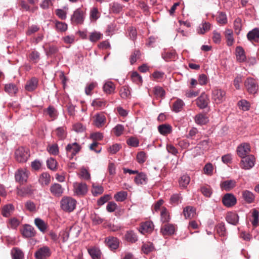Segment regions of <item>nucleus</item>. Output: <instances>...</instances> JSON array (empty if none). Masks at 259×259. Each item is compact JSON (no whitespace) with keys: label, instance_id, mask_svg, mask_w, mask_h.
Listing matches in <instances>:
<instances>
[{"label":"nucleus","instance_id":"1","mask_svg":"<svg viewBox=\"0 0 259 259\" xmlns=\"http://www.w3.org/2000/svg\"><path fill=\"white\" fill-rule=\"evenodd\" d=\"M76 200L70 196H64L60 201L61 208L65 212H71L76 208Z\"/></svg>","mask_w":259,"mask_h":259},{"label":"nucleus","instance_id":"2","mask_svg":"<svg viewBox=\"0 0 259 259\" xmlns=\"http://www.w3.org/2000/svg\"><path fill=\"white\" fill-rule=\"evenodd\" d=\"M73 195L82 197L85 195L88 192V187L85 183L75 182L73 184Z\"/></svg>","mask_w":259,"mask_h":259},{"label":"nucleus","instance_id":"3","mask_svg":"<svg viewBox=\"0 0 259 259\" xmlns=\"http://www.w3.org/2000/svg\"><path fill=\"white\" fill-rule=\"evenodd\" d=\"M85 12L80 8L77 9L71 16V22L73 24H82L85 18Z\"/></svg>","mask_w":259,"mask_h":259},{"label":"nucleus","instance_id":"4","mask_svg":"<svg viewBox=\"0 0 259 259\" xmlns=\"http://www.w3.org/2000/svg\"><path fill=\"white\" fill-rule=\"evenodd\" d=\"M246 90L250 94H255L258 90V85L256 81L251 77H248L244 81Z\"/></svg>","mask_w":259,"mask_h":259},{"label":"nucleus","instance_id":"5","mask_svg":"<svg viewBox=\"0 0 259 259\" xmlns=\"http://www.w3.org/2000/svg\"><path fill=\"white\" fill-rule=\"evenodd\" d=\"M240 167L244 169L248 170L252 168L255 164V158L253 155H248L241 158Z\"/></svg>","mask_w":259,"mask_h":259},{"label":"nucleus","instance_id":"6","mask_svg":"<svg viewBox=\"0 0 259 259\" xmlns=\"http://www.w3.org/2000/svg\"><path fill=\"white\" fill-rule=\"evenodd\" d=\"M51 255V250L47 246H43L39 248L34 253L36 259H47Z\"/></svg>","mask_w":259,"mask_h":259},{"label":"nucleus","instance_id":"7","mask_svg":"<svg viewBox=\"0 0 259 259\" xmlns=\"http://www.w3.org/2000/svg\"><path fill=\"white\" fill-rule=\"evenodd\" d=\"M15 155L16 159L19 162H26L29 156L27 149L23 147L16 149Z\"/></svg>","mask_w":259,"mask_h":259},{"label":"nucleus","instance_id":"8","mask_svg":"<svg viewBox=\"0 0 259 259\" xmlns=\"http://www.w3.org/2000/svg\"><path fill=\"white\" fill-rule=\"evenodd\" d=\"M28 178V171L26 169H19L15 174V178L17 182L20 184L26 183Z\"/></svg>","mask_w":259,"mask_h":259},{"label":"nucleus","instance_id":"9","mask_svg":"<svg viewBox=\"0 0 259 259\" xmlns=\"http://www.w3.org/2000/svg\"><path fill=\"white\" fill-rule=\"evenodd\" d=\"M250 152V145L247 143H243L237 148V154L241 158L248 156Z\"/></svg>","mask_w":259,"mask_h":259},{"label":"nucleus","instance_id":"10","mask_svg":"<svg viewBox=\"0 0 259 259\" xmlns=\"http://www.w3.org/2000/svg\"><path fill=\"white\" fill-rule=\"evenodd\" d=\"M223 204L227 207H231L235 205L237 202L235 196L231 193H227L222 198Z\"/></svg>","mask_w":259,"mask_h":259},{"label":"nucleus","instance_id":"11","mask_svg":"<svg viewBox=\"0 0 259 259\" xmlns=\"http://www.w3.org/2000/svg\"><path fill=\"white\" fill-rule=\"evenodd\" d=\"M197 106L201 109L206 108L209 103V98L208 96L204 93H203L196 100Z\"/></svg>","mask_w":259,"mask_h":259},{"label":"nucleus","instance_id":"12","mask_svg":"<svg viewBox=\"0 0 259 259\" xmlns=\"http://www.w3.org/2000/svg\"><path fill=\"white\" fill-rule=\"evenodd\" d=\"M66 152L68 154H70L72 158L81 149V146L76 142L68 144L65 148Z\"/></svg>","mask_w":259,"mask_h":259},{"label":"nucleus","instance_id":"13","mask_svg":"<svg viewBox=\"0 0 259 259\" xmlns=\"http://www.w3.org/2000/svg\"><path fill=\"white\" fill-rule=\"evenodd\" d=\"M226 93L221 89H216L212 92V98L215 103L220 104L225 100Z\"/></svg>","mask_w":259,"mask_h":259},{"label":"nucleus","instance_id":"14","mask_svg":"<svg viewBox=\"0 0 259 259\" xmlns=\"http://www.w3.org/2000/svg\"><path fill=\"white\" fill-rule=\"evenodd\" d=\"M50 191L53 196L60 197L62 195L64 189L60 184L54 183L50 186Z\"/></svg>","mask_w":259,"mask_h":259},{"label":"nucleus","instance_id":"15","mask_svg":"<svg viewBox=\"0 0 259 259\" xmlns=\"http://www.w3.org/2000/svg\"><path fill=\"white\" fill-rule=\"evenodd\" d=\"M107 246L111 250H115L118 248L119 244V241L113 236L107 237L105 240Z\"/></svg>","mask_w":259,"mask_h":259},{"label":"nucleus","instance_id":"16","mask_svg":"<svg viewBox=\"0 0 259 259\" xmlns=\"http://www.w3.org/2000/svg\"><path fill=\"white\" fill-rule=\"evenodd\" d=\"M21 233L24 237L27 238L32 237L35 235L34 228L28 224L23 226Z\"/></svg>","mask_w":259,"mask_h":259},{"label":"nucleus","instance_id":"17","mask_svg":"<svg viewBox=\"0 0 259 259\" xmlns=\"http://www.w3.org/2000/svg\"><path fill=\"white\" fill-rule=\"evenodd\" d=\"M37 85V79L35 77H32L27 81L25 88L28 92H32L36 89Z\"/></svg>","mask_w":259,"mask_h":259},{"label":"nucleus","instance_id":"18","mask_svg":"<svg viewBox=\"0 0 259 259\" xmlns=\"http://www.w3.org/2000/svg\"><path fill=\"white\" fill-rule=\"evenodd\" d=\"M226 220L229 224L235 226L238 223L239 216L235 212H230L227 214Z\"/></svg>","mask_w":259,"mask_h":259},{"label":"nucleus","instance_id":"19","mask_svg":"<svg viewBox=\"0 0 259 259\" xmlns=\"http://www.w3.org/2000/svg\"><path fill=\"white\" fill-rule=\"evenodd\" d=\"M154 228V225L152 222L147 221L141 224L139 231L142 234L151 232Z\"/></svg>","mask_w":259,"mask_h":259},{"label":"nucleus","instance_id":"20","mask_svg":"<svg viewBox=\"0 0 259 259\" xmlns=\"http://www.w3.org/2000/svg\"><path fill=\"white\" fill-rule=\"evenodd\" d=\"M103 91L107 94H112L115 92V85L111 81H106L103 85Z\"/></svg>","mask_w":259,"mask_h":259},{"label":"nucleus","instance_id":"21","mask_svg":"<svg viewBox=\"0 0 259 259\" xmlns=\"http://www.w3.org/2000/svg\"><path fill=\"white\" fill-rule=\"evenodd\" d=\"M247 37L251 41H257L259 39V28H255L249 31L247 34Z\"/></svg>","mask_w":259,"mask_h":259},{"label":"nucleus","instance_id":"22","mask_svg":"<svg viewBox=\"0 0 259 259\" xmlns=\"http://www.w3.org/2000/svg\"><path fill=\"white\" fill-rule=\"evenodd\" d=\"M147 180L146 175L143 172H138L134 179L135 183L138 185L146 184Z\"/></svg>","mask_w":259,"mask_h":259},{"label":"nucleus","instance_id":"23","mask_svg":"<svg viewBox=\"0 0 259 259\" xmlns=\"http://www.w3.org/2000/svg\"><path fill=\"white\" fill-rule=\"evenodd\" d=\"M161 232L163 235H170L175 232V226L172 224H166L161 228Z\"/></svg>","mask_w":259,"mask_h":259},{"label":"nucleus","instance_id":"24","mask_svg":"<svg viewBox=\"0 0 259 259\" xmlns=\"http://www.w3.org/2000/svg\"><path fill=\"white\" fill-rule=\"evenodd\" d=\"M236 56L237 60L239 62H243L246 59L245 52L240 46H238L236 48Z\"/></svg>","mask_w":259,"mask_h":259},{"label":"nucleus","instance_id":"25","mask_svg":"<svg viewBox=\"0 0 259 259\" xmlns=\"http://www.w3.org/2000/svg\"><path fill=\"white\" fill-rule=\"evenodd\" d=\"M17 194L21 197L25 196L28 194L32 193V189L31 186H26L22 188H17Z\"/></svg>","mask_w":259,"mask_h":259},{"label":"nucleus","instance_id":"26","mask_svg":"<svg viewBox=\"0 0 259 259\" xmlns=\"http://www.w3.org/2000/svg\"><path fill=\"white\" fill-rule=\"evenodd\" d=\"M15 207L12 204H8L4 206L2 210V214L4 217H9L14 210Z\"/></svg>","mask_w":259,"mask_h":259},{"label":"nucleus","instance_id":"27","mask_svg":"<svg viewBox=\"0 0 259 259\" xmlns=\"http://www.w3.org/2000/svg\"><path fill=\"white\" fill-rule=\"evenodd\" d=\"M106 117L103 114H97L95 116L94 124L97 127L103 126L105 123Z\"/></svg>","mask_w":259,"mask_h":259},{"label":"nucleus","instance_id":"28","mask_svg":"<svg viewBox=\"0 0 259 259\" xmlns=\"http://www.w3.org/2000/svg\"><path fill=\"white\" fill-rule=\"evenodd\" d=\"M17 86L13 83L6 84L5 85V91L11 96L15 95L18 92Z\"/></svg>","mask_w":259,"mask_h":259},{"label":"nucleus","instance_id":"29","mask_svg":"<svg viewBox=\"0 0 259 259\" xmlns=\"http://www.w3.org/2000/svg\"><path fill=\"white\" fill-rule=\"evenodd\" d=\"M183 213L186 219H191L196 214L195 209L192 206H187L184 208Z\"/></svg>","mask_w":259,"mask_h":259},{"label":"nucleus","instance_id":"30","mask_svg":"<svg viewBox=\"0 0 259 259\" xmlns=\"http://www.w3.org/2000/svg\"><path fill=\"white\" fill-rule=\"evenodd\" d=\"M194 120L196 123L199 125L205 124L208 121L207 117L205 114L201 113L197 114L195 116Z\"/></svg>","mask_w":259,"mask_h":259},{"label":"nucleus","instance_id":"31","mask_svg":"<svg viewBox=\"0 0 259 259\" xmlns=\"http://www.w3.org/2000/svg\"><path fill=\"white\" fill-rule=\"evenodd\" d=\"M39 182L42 186L48 185L51 182L50 174L46 172H42L39 177Z\"/></svg>","mask_w":259,"mask_h":259},{"label":"nucleus","instance_id":"32","mask_svg":"<svg viewBox=\"0 0 259 259\" xmlns=\"http://www.w3.org/2000/svg\"><path fill=\"white\" fill-rule=\"evenodd\" d=\"M236 183V181L234 180H227L222 183L221 187L226 191H230L235 187Z\"/></svg>","mask_w":259,"mask_h":259},{"label":"nucleus","instance_id":"33","mask_svg":"<svg viewBox=\"0 0 259 259\" xmlns=\"http://www.w3.org/2000/svg\"><path fill=\"white\" fill-rule=\"evenodd\" d=\"M184 105L185 103L183 101L180 99H178L173 104L172 111L176 113L179 112L182 110Z\"/></svg>","mask_w":259,"mask_h":259},{"label":"nucleus","instance_id":"34","mask_svg":"<svg viewBox=\"0 0 259 259\" xmlns=\"http://www.w3.org/2000/svg\"><path fill=\"white\" fill-rule=\"evenodd\" d=\"M242 196L244 200L248 203H252L255 198L253 194L248 190H245L243 192Z\"/></svg>","mask_w":259,"mask_h":259},{"label":"nucleus","instance_id":"35","mask_svg":"<svg viewBox=\"0 0 259 259\" xmlns=\"http://www.w3.org/2000/svg\"><path fill=\"white\" fill-rule=\"evenodd\" d=\"M34 224L41 232H45L46 231L47 225L42 220L36 218L34 220Z\"/></svg>","mask_w":259,"mask_h":259},{"label":"nucleus","instance_id":"36","mask_svg":"<svg viewBox=\"0 0 259 259\" xmlns=\"http://www.w3.org/2000/svg\"><path fill=\"white\" fill-rule=\"evenodd\" d=\"M55 24L56 29L58 32H63L67 30L68 25L65 22H60L59 21H55Z\"/></svg>","mask_w":259,"mask_h":259},{"label":"nucleus","instance_id":"37","mask_svg":"<svg viewBox=\"0 0 259 259\" xmlns=\"http://www.w3.org/2000/svg\"><path fill=\"white\" fill-rule=\"evenodd\" d=\"M159 132L163 135L169 134L171 132V126L169 124H161L158 127Z\"/></svg>","mask_w":259,"mask_h":259},{"label":"nucleus","instance_id":"38","mask_svg":"<svg viewBox=\"0 0 259 259\" xmlns=\"http://www.w3.org/2000/svg\"><path fill=\"white\" fill-rule=\"evenodd\" d=\"M125 238L126 241L131 243H134L138 240L136 234L133 231H127L125 235Z\"/></svg>","mask_w":259,"mask_h":259},{"label":"nucleus","instance_id":"39","mask_svg":"<svg viewBox=\"0 0 259 259\" xmlns=\"http://www.w3.org/2000/svg\"><path fill=\"white\" fill-rule=\"evenodd\" d=\"M107 102L103 99H96L92 103V105L96 108H103L106 106Z\"/></svg>","mask_w":259,"mask_h":259},{"label":"nucleus","instance_id":"40","mask_svg":"<svg viewBox=\"0 0 259 259\" xmlns=\"http://www.w3.org/2000/svg\"><path fill=\"white\" fill-rule=\"evenodd\" d=\"M12 259H23L24 254L21 250L15 248L11 251Z\"/></svg>","mask_w":259,"mask_h":259},{"label":"nucleus","instance_id":"41","mask_svg":"<svg viewBox=\"0 0 259 259\" xmlns=\"http://www.w3.org/2000/svg\"><path fill=\"white\" fill-rule=\"evenodd\" d=\"M88 252L93 259H99L101 256V251L96 247L88 249Z\"/></svg>","mask_w":259,"mask_h":259},{"label":"nucleus","instance_id":"42","mask_svg":"<svg viewBox=\"0 0 259 259\" xmlns=\"http://www.w3.org/2000/svg\"><path fill=\"white\" fill-rule=\"evenodd\" d=\"M29 60L33 63L36 64L39 61L40 53L36 51H32L29 55Z\"/></svg>","mask_w":259,"mask_h":259},{"label":"nucleus","instance_id":"43","mask_svg":"<svg viewBox=\"0 0 259 259\" xmlns=\"http://www.w3.org/2000/svg\"><path fill=\"white\" fill-rule=\"evenodd\" d=\"M190 181V178L187 175H184L179 181V184L181 187L185 188L187 187Z\"/></svg>","mask_w":259,"mask_h":259},{"label":"nucleus","instance_id":"44","mask_svg":"<svg viewBox=\"0 0 259 259\" xmlns=\"http://www.w3.org/2000/svg\"><path fill=\"white\" fill-rule=\"evenodd\" d=\"M56 135L60 140H64L66 137V130L64 127H59L56 130Z\"/></svg>","mask_w":259,"mask_h":259},{"label":"nucleus","instance_id":"45","mask_svg":"<svg viewBox=\"0 0 259 259\" xmlns=\"http://www.w3.org/2000/svg\"><path fill=\"white\" fill-rule=\"evenodd\" d=\"M120 95L122 99H127L131 95L130 88L128 86H123L120 90Z\"/></svg>","mask_w":259,"mask_h":259},{"label":"nucleus","instance_id":"46","mask_svg":"<svg viewBox=\"0 0 259 259\" xmlns=\"http://www.w3.org/2000/svg\"><path fill=\"white\" fill-rule=\"evenodd\" d=\"M20 221L16 218L10 219L8 223V227L12 229H16L20 225Z\"/></svg>","mask_w":259,"mask_h":259},{"label":"nucleus","instance_id":"47","mask_svg":"<svg viewBox=\"0 0 259 259\" xmlns=\"http://www.w3.org/2000/svg\"><path fill=\"white\" fill-rule=\"evenodd\" d=\"M104 191L103 187L101 186L93 184L92 186V193L94 196L101 194Z\"/></svg>","mask_w":259,"mask_h":259},{"label":"nucleus","instance_id":"48","mask_svg":"<svg viewBox=\"0 0 259 259\" xmlns=\"http://www.w3.org/2000/svg\"><path fill=\"white\" fill-rule=\"evenodd\" d=\"M225 36L227 39V45L231 46L234 42V38L233 36V32L230 29H227L225 31Z\"/></svg>","mask_w":259,"mask_h":259},{"label":"nucleus","instance_id":"49","mask_svg":"<svg viewBox=\"0 0 259 259\" xmlns=\"http://www.w3.org/2000/svg\"><path fill=\"white\" fill-rule=\"evenodd\" d=\"M239 108L243 111H248L250 108V103L246 100H241L238 102Z\"/></svg>","mask_w":259,"mask_h":259},{"label":"nucleus","instance_id":"50","mask_svg":"<svg viewBox=\"0 0 259 259\" xmlns=\"http://www.w3.org/2000/svg\"><path fill=\"white\" fill-rule=\"evenodd\" d=\"M79 176L80 178L85 180H89L91 179L90 174L84 167L80 168Z\"/></svg>","mask_w":259,"mask_h":259},{"label":"nucleus","instance_id":"51","mask_svg":"<svg viewBox=\"0 0 259 259\" xmlns=\"http://www.w3.org/2000/svg\"><path fill=\"white\" fill-rule=\"evenodd\" d=\"M211 25L208 22H204L201 24L198 29V32L200 34H204L210 29Z\"/></svg>","mask_w":259,"mask_h":259},{"label":"nucleus","instance_id":"52","mask_svg":"<svg viewBox=\"0 0 259 259\" xmlns=\"http://www.w3.org/2000/svg\"><path fill=\"white\" fill-rule=\"evenodd\" d=\"M154 249L153 244L151 242L144 243L142 246V250L144 253L148 254Z\"/></svg>","mask_w":259,"mask_h":259},{"label":"nucleus","instance_id":"53","mask_svg":"<svg viewBox=\"0 0 259 259\" xmlns=\"http://www.w3.org/2000/svg\"><path fill=\"white\" fill-rule=\"evenodd\" d=\"M121 146L119 144H114L112 146H110L107 150L109 153L111 155L116 154L121 149Z\"/></svg>","mask_w":259,"mask_h":259},{"label":"nucleus","instance_id":"54","mask_svg":"<svg viewBox=\"0 0 259 259\" xmlns=\"http://www.w3.org/2000/svg\"><path fill=\"white\" fill-rule=\"evenodd\" d=\"M127 193L125 191H120L114 195V198L117 201L122 202L126 199Z\"/></svg>","mask_w":259,"mask_h":259},{"label":"nucleus","instance_id":"55","mask_svg":"<svg viewBox=\"0 0 259 259\" xmlns=\"http://www.w3.org/2000/svg\"><path fill=\"white\" fill-rule=\"evenodd\" d=\"M200 191L203 195L206 197H210L212 193L211 188L208 186L201 187Z\"/></svg>","mask_w":259,"mask_h":259},{"label":"nucleus","instance_id":"56","mask_svg":"<svg viewBox=\"0 0 259 259\" xmlns=\"http://www.w3.org/2000/svg\"><path fill=\"white\" fill-rule=\"evenodd\" d=\"M123 5L117 3V2H113L111 4V10L112 12L114 13H119L123 9Z\"/></svg>","mask_w":259,"mask_h":259},{"label":"nucleus","instance_id":"57","mask_svg":"<svg viewBox=\"0 0 259 259\" xmlns=\"http://www.w3.org/2000/svg\"><path fill=\"white\" fill-rule=\"evenodd\" d=\"M216 229L217 233L219 234L220 236H225L226 235V230L225 224L224 223H219L217 225Z\"/></svg>","mask_w":259,"mask_h":259},{"label":"nucleus","instance_id":"58","mask_svg":"<svg viewBox=\"0 0 259 259\" xmlns=\"http://www.w3.org/2000/svg\"><path fill=\"white\" fill-rule=\"evenodd\" d=\"M124 129L123 125L118 124L113 128V131L116 136L119 137L122 134Z\"/></svg>","mask_w":259,"mask_h":259},{"label":"nucleus","instance_id":"59","mask_svg":"<svg viewBox=\"0 0 259 259\" xmlns=\"http://www.w3.org/2000/svg\"><path fill=\"white\" fill-rule=\"evenodd\" d=\"M46 55L50 56L55 55L59 51L58 47L55 46H50L48 50H45Z\"/></svg>","mask_w":259,"mask_h":259},{"label":"nucleus","instance_id":"60","mask_svg":"<svg viewBox=\"0 0 259 259\" xmlns=\"http://www.w3.org/2000/svg\"><path fill=\"white\" fill-rule=\"evenodd\" d=\"M47 150L50 154L54 155H57L59 153L58 146L56 144L48 146Z\"/></svg>","mask_w":259,"mask_h":259},{"label":"nucleus","instance_id":"61","mask_svg":"<svg viewBox=\"0 0 259 259\" xmlns=\"http://www.w3.org/2000/svg\"><path fill=\"white\" fill-rule=\"evenodd\" d=\"M57 163L56 160L53 158H50L47 161L48 167L52 170H55L56 169Z\"/></svg>","mask_w":259,"mask_h":259},{"label":"nucleus","instance_id":"62","mask_svg":"<svg viewBox=\"0 0 259 259\" xmlns=\"http://www.w3.org/2000/svg\"><path fill=\"white\" fill-rule=\"evenodd\" d=\"M131 78L133 82L137 84H140L142 82V78L139 74L135 71L133 72L131 75Z\"/></svg>","mask_w":259,"mask_h":259},{"label":"nucleus","instance_id":"63","mask_svg":"<svg viewBox=\"0 0 259 259\" xmlns=\"http://www.w3.org/2000/svg\"><path fill=\"white\" fill-rule=\"evenodd\" d=\"M102 34L99 32L94 31L91 33L90 35V40L92 42H96L101 38Z\"/></svg>","mask_w":259,"mask_h":259},{"label":"nucleus","instance_id":"64","mask_svg":"<svg viewBox=\"0 0 259 259\" xmlns=\"http://www.w3.org/2000/svg\"><path fill=\"white\" fill-rule=\"evenodd\" d=\"M154 93L157 97L161 98L164 97L165 94L164 90L160 87H155L154 88Z\"/></svg>","mask_w":259,"mask_h":259}]
</instances>
